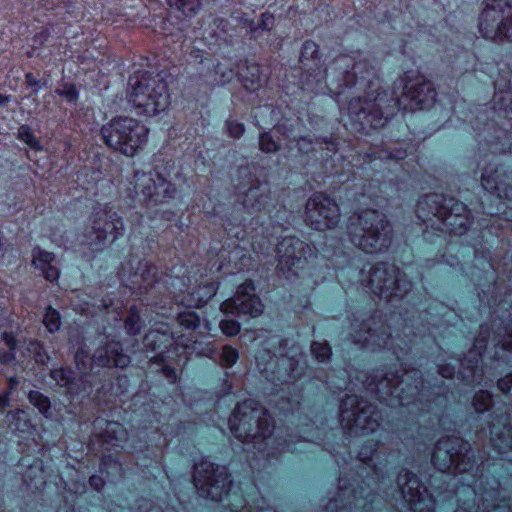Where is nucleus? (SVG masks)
I'll return each instance as SVG.
<instances>
[{"label": "nucleus", "instance_id": "de8ad7c7", "mask_svg": "<svg viewBox=\"0 0 512 512\" xmlns=\"http://www.w3.org/2000/svg\"><path fill=\"white\" fill-rule=\"evenodd\" d=\"M17 138L34 151H41L43 149L41 142L36 138L31 127L27 124H23L18 128Z\"/></svg>", "mask_w": 512, "mask_h": 512}, {"label": "nucleus", "instance_id": "680f3d73", "mask_svg": "<svg viewBox=\"0 0 512 512\" xmlns=\"http://www.w3.org/2000/svg\"><path fill=\"white\" fill-rule=\"evenodd\" d=\"M226 127L229 136L232 138H240L245 132L244 124L234 120H227Z\"/></svg>", "mask_w": 512, "mask_h": 512}, {"label": "nucleus", "instance_id": "aec40b11", "mask_svg": "<svg viewBox=\"0 0 512 512\" xmlns=\"http://www.w3.org/2000/svg\"><path fill=\"white\" fill-rule=\"evenodd\" d=\"M350 337L354 344L362 347L381 348L387 345L390 338L389 328L383 323H376L374 318L351 324Z\"/></svg>", "mask_w": 512, "mask_h": 512}, {"label": "nucleus", "instance_id": "e433bc0d", "mask_svg": "<svg viewBox=\"0 0 512 512\" xmlns=\"http://www.w3.org/2000/svg\"><path fill=\"white\" fill-rule=\"evenodd\" d=\"M304 220L311 229L320 231V193H314L307 200Z\"/></svg>", "mask_w": 512, "mask_h": 512}, {"label": "nucleus", "instance_id": "1a4fd4ad", "mask_svg": "<svg viewBox=\"0 0 512 512\" xmlns=\"http://www.w3.org/2000/svg\"><path fill=\"white\" fill-rule=\"evenodd\" d=\"M346 230L351 243L366 253L384 251L392 240V227L386 216L373 209L351 215Z\"/></svg>", "mask_w": 512, "mask_h": 512}, {"label": "nucleus", "instance_id": "5fc2aeb1", "mask_svg": "<svg viewBox=\"0 0 512 512\" xmlns=\"http://www.w3.org/2000/svg\"><path fill=\"white\" fill-rule=\"evenodd\" d=\"M177 8L186 16L196 14L201 6L202 0H175Z\"/></svg>", "mask_w": 512, "mask_h": 512}, {"label": "nucleus", "instance_id": "ea45409f", "mask_svg": "<svg viewBox=\"0 0 512 512\" xmlns=\"http://www.w3.org/2000/svg\"><path fill=\"white\" fill-rule=\"evenodd\" d=\"M158 405V408L159 409H164V410H167L166 406L164 405V403H162L161 405ZM166 412L165 411V414L162 415L161 412H156V411H153L152 412V415H151V419L149 420L150 422V428L152 429H155V431L153 432V434H156V436L154 437L155 439H157L158 441H161L162 442V445L166 446L167 445V439H166V436L169 434L168 432V428H165L164 429V423H162V418L165 419L166 417Z\"/></svg>", "mask_w": 512, "mask_h": 512}, {"label": "nucleus", "instance_id": "423d86ee", "mask_svg": "<svg viewBox=\"0 0 512 512\" xmlns=\"http://www.w3.org/2000/svg\"><path fill=\"white\" fill-rule=\"evenodd\" d=\"M244 221V217L238 219L234 215L227 218L223 224L227 236L248 243L255 253L269 255L271 247L275 246L273 251L276 253L279 270L298 277L307 264L308 245L296 236H283L277 243L273 236L262 235L259 238L260 233H264V227H248Z\"/></svg>", "mask_w": 512, "mask_h": 512}, {"label": "nucleus", "instance_id": "e2e57ef3", "mask_svg": "<svg viewBox=\"0 0 512 512\" xmlns=\"http://www.w3.org/2000/svg\"><path fill=\"white\" fill-rule=\"evenodd\" d=\"M497 345H501L504 350L512 349V328H504V333H498Z\"/></svg>", "mask_w": 512, "mask_h": 512}, {"label": "nucleus", "instance_id": "4be33fe9", "mask_svg": "<svg viewBox=\"0 0 512 512\" xmlns=\"http://www.w3.org/2000/svg\"><path fill=\"white\" fill-rule=\"evenodd\" d=\"M231 303L239 315L256 318L263 313L264 305L256 295V285L253 280L247 279L238 286Z\"/></svg>", "mask_w": 512, "mask_h": 512}, {"label": "nucleus", "instance_id": "2f4dec72", "mask_svg": "<svg viewBox=\"0 0 512 512\" xmlns=\"http://www.w3.org/2000/svg\"><path fill=\"white\" fill-rule=\"evenodd\" d=\"M9 429L15 433L19 439L28 440L31 436L35 440L36 427L29 419V414L23 409H16L7 414Z\"/></svg>", "mask_w": 512, "mask_h": 512}, {"label": "nucleus", "instance_id": "a211bd4d", "mask_svg": "<svg viewBox=\"0 0 512 512\" xmlns=\"http://www.w3.org/2000/svg\"><path fill=\"white\" fill-rule=\"evenodd\" d=\"M124 232V223L116 211L109 205H105L99 210H94L92 214V226L87 232L86 237L89 245H104L105 243H114Z\"/></svg>", "mask_w": 512, "mask_h": 512}, {"label": "nucleus", "instance_id": "9b49d317", "mask_svg": "<svg viewBox=\"0 0 512 512\" xmlns=\"http://www.w3.org/2000/svg\"><path fill=\"white\" fill-rule=\"evenodd\" d=\"M100 134L108 148L126 157H134L144 150L149 129L138 119L117 116L101 127Z\"/></svg>", "mask_w": 512, "mask_h": 512}, {"label": "nucleus", "instance_id": "72a5a7b5", "mask_svg": "<svg viewBox=\"0 0 512 512\" xmlns=\"http://www.w3.org/2000/svg\"><path fill=\"white\" fill-rule=\"evenodd\" d=\"M99 470L101 473L107 474V481H112L109 476L121 474V463L119 460L112 455H103L99 464ZM106 483V480L100 475H92L89 478L90 486L98 493H100Z\"/></svg>", "mask_w": 512, "mask_h": 512}, {"label": "nucleus", "instance_id": "c03bdc74", "mask_svg": "<svg viewBox=\"0 0 512 512\" xmlns=\"http://www.w3.org/2000/svg\"><path fill=\"white\" fill-rule=\"evenodd\" d=\"M27 351L38 365H46L50 360V356L44 344L38 340H29Z\"/></svg>", "mask_w": 512, "mask_h": 512}, {"label": "nucleus", "instance_id": "cd10ccee", "mask_svg": "<svg viewBox=\"0 0 512 512\" xmlns=\"http://www.w3.org/2000/svg\"><path fill=\"white\" fill-rule=\"evenodd\" d=\"M391 273H396V266L387 263H377L361 278V283L367 287L372 294L381 298L385 280L388 276H393Z\"/></svg>", "mask_w": 512, "mask_h": 512}, {"label": "nucleus", "instance_id": "3c124183", "mask_svg": "<svg viewBox=\"0 0 512 512\" xmlns=\"http://www.w3.org/2000/svg\"><path fill=\"white\" fill-rule=\"evenodd\" d=\"M177 322L187 330H194L200 325V317L194 311H184L178 313Z\"/></svg>", "mask_w": 512, "mask_h": 512}, {"label": "nucleus", "instance_id": "f3484780", "mask_svg": "<svg viewBox=\"0 0 512 512\" xmlns=\"http://www.w3.org/2000/svg\"><path fill=\"white\" fill-rule=\"evenodd\" d=\"M133 185L136 196L145 203L147 208L169 203L177 194L174 184L157 169L149 172L136 171Z\"/></svg>", "mask_w": 512, "mask_h": 512}, {"label": "nucleus", "instance_id": "774afa93", "mask_svg": "<svg viewBox=\"0 0 512 512\" xmlns=\"http://www.w3.org/2000/svg\"><path fill=\"white\" fill-rule=\"evenodd\" d=\"M438 372L444 378H451L455 373V368L450 364H441Z\"/></svg>", "mask_w": 512, "mask_h": 512}, {"label": "nucleus", "instance_id": "338daca9", "mask_svg": "<svg viewBox=\"0 0 512 512\" xmlns=\"http://www.w3.org/2000/svg\"><path fill=\"white\" fill-rule=\"evenodd\" d=\"M497 388L502 393H509L512 390V373L500 378L497 381Z\"/></svg>", "mask_w": 512, "mask_h": 512}, {"label": "nucleus", "instance_id": "5701e85b", "mask_svg": "<svg viewBox=\"0 0 512 512\" xmlns=\"http://www.w3.org/2000/svg\"><path fill=\"white\" fill-rule=\"evenodd\" d=\"M276 131L286 140L284 149L287 150L286 157H299L308 155L314 150V143L310 135H304L301 131L299 121L296 126L290 125L288 128L285 123H281L276 127Z\"/></svg>", "mask_w": 512, "mask_h": 512}, {"label": "nucleus", "instance_id": "2eb2a0df", "mask_svg": "<svg viewBox=\"0 0 512 512\" xmlns=\"http://www.w3.org/2000/svg\"><path fill=\"white\" fill-rule=\"evenodd\" d=\"M333 69L338 72L342 86L355 85L369 86L378 78L380 63L378 60L365 53L353 55H340L334 61Z\"/></svg>", "mask_w": 512, "mask_h": 512}, {"label": "nucleus", "instance_id": "b1692460", "mask_svg": "<svg viewBox=\"0 0 512 512\" xmlns=\"http://www.w3.org/2000/svg\"><path fill=\"white\" fill-rule=\"evenodd\" d=\"M93 429L106 450L124 448L128 433L121 423L96 418Z\"/></svg>", "mask_w": 512, "mask_h": 512}, {"label": "nucleus", "instance_id": "6e6552de", "mask_svg": "<svg viewBox=\"0 0 512 512\" xmlns=\"http://www.w3.org/2000/svg\"><path fill=\"white\" fill-rule=\"evenodd\" d=\"M416 214L427 227L455 235H463L471 224L465 204L441 194L425 195L417 203Z\"/></svg>", "mask_w": 512, "mask_h": 512}, {"label": "nucleus", "instance_id": "f257e3e1", "mask_svg": "<svg viewBox=\"0 0 512 512\" xmlns=\"http://www.w3.org/2000/svg\"><path fill=\"white\" fill-rule=\"evenodd\" d=\"M296 425L297 435L288 434L283 440L279 437V427L270 411L253 399L238 403L232 412L228 425L232 435L264 453L270 444H276L281 452L304 454L315 453L319 447L320 427L317 421L307 415L299 417Z\"/></svg>", "mask_w": 512, "mask_h": 512}, {"label": "nucleus", "instance_id": "393cba45", "mask_svg": "<svg viewBox=\"0 0 512 512\" xmlns=\"http://www.w3.org/2000/svg\"><path fill=\"white\" fill-rule=\"evenodd\" d=\"M215 73L220 74L221 84L229 83L235 76H239L244 87L249 91H256L261 86L262 73L260 66L256 63L245 62L244 67L238 72L234 69H225L221 63L215 66Z\"/></svg>", "mask_w": 512, "mask_h": 512}, {"label": "nucleus", "instance_id": "6ab92c4d", "mask_svg": "<svg viewBox=\"0 0 512 512\" xmlns=\"http://www.w3.org/2000/svg\"><path fill=\"white\" fill-rule=\"evenodd\" d=\"M397 484L412 512H434L435 502L415 474L402 470L398 475Z\"/></svg>", "mask_w": 512, "mask_h": 512}, {"label": "nucleus", "instance_id": "13d9d810", "mask_svg": "<svg viewBox=\"0 0 512 512\" xmlns=\"http://www.w3.org/2000/svg\"><path fill=\"white\" fill-rule=\"evenodd\" d=\"M25 84L28 88H31V95H37L43 87L47 85V80L38 79L32 72L25 74Z\"/></svg>", "mask_w": 512, "mask_h": 512}, {"label": "nucleus", "instance_id": "c85d7f7f", "mask_svg": "<svg viewBox=\"0 0 512 512\" xmlns=\"http://www.w3.org/2000/svg\"><path fill=\"white\" fill-rule=\"evenodd\" d=\"M386 277L381 299L386 301L400 300L412 289V282L407 275L396 267V273Z\"/></svg>", "mask_w": 512, "mask_h": 512}, {"label": "nucleus", "instance_id": "8fccbe9b", "mask_svg": "<svg viewBox=\"0 0 512 512\" xmlns=\"http://www.w3.org/2000/svg\"><path fill=\"white\" fill-rule=\"evenodd\" d=\"M55 93L63 97L68 103L74 104L79 99V90L73 83L64 82L56 90Z\"/></svg>", "mask_w": 512, "mask_h": 512}, {"label": "nucleus", "instance_id": "7c9ffc66", "mask_svg": "<svg viewBox=\"0 0 512 512\" xmlns=\"http://www.w3.org/2000/svg\"><path fill=\"white\" fill-rule=\"evenodd\" d=\"M86 484L84 481H72L64 483L62 490L63 505L56 512H84L81 506L77 507L79 499L86 493Z\"/></svg>", "mask_w": 512, "mask_h": 512}, {"label": "nucleus", "instance_id": "0e129e2a", "mask_svg": "<svg viewBox=\"0 0 512 512\" xmlns=\"http://www.w3.org/2000/svg\"><path fill=\"white\" fill-rule=\"evenodd\" d=\"M296 312L304 313L311 308V294H304L298 297V303L294 304Z\"/></svg>", "mask_w": 512, "mask_h": 512}, {"label": "nucleus", "instance_id": "20e7f679", "mask_svg": "<svg viewBox=\"0 0 512 512\" xmlns=\"http://www.w3.org/2000/svg\"><path fill=\"white\" fill-rule=\"evenodd\" d=\"M192 482L201 498L221 504V512H264L255 482L244 478L235 483L225 466L203 459L194 465Z\"/></svg>", "mask_w": 512, "mask_h": 512}, {"label": "nucleus", "instance_id": "9d476101", "mask_svg": "<svg viewBox=\"0 0 512 512\" xmlns=\"http://www.w3.org/2000/svg\"><path fill=\"white\" fill-rule=\"evenodd\" d=\"M128 86V102L138 115L151 117L165 111L170 105L168 84L160 74L134 71L129 77Z\"/></svg>", "mask_w": 512, "mask_h": 512}, {"label": "nucleus", "instance_id": "bb28decb", "mask_svg": "<svg viewBox=\"0 0 512 512\" xmlns=\"http://www.w3.org/2000/svg\"><path fill=\"white\" fill-rule=\"evenodd\" d=\"M92 361L97 366L125 368L130 364V356L123 352L119 341H109L95 350Z\"/></svg>", "mask_w": 512, "mask_h": 512}, {"label": "nucleus", "instance_id": "ddd939ff", "mask_svg": "<svg viewBox=\"0 0 512 512\" xmlns=\"http://www.w3.org/2000/svg\"><path fill=\"white\" fill-rule=\"evenodd\" d=\"M432 463L441 472L455 474L471 472L476 464L470 444L459 437L438 440L432 454Z\"/></svg>", "mask_w": 512, "mask_h": 512}, {"label": "nucleus", "instance_id": "4c0bfd02", "mask_svg": "<svg viewBox=\"0 0 512 512\" xmlns=\"http://www.w3.org/2000/svg\"><path fill=\"white\" fill-rule=\"evenodd\" d=\"M323 221L328 229L336 227L340 222V209L333 199L322 196V222Z\"/></svg>", "mask_w": 512, "mask_h": 512}, {"label": "nucleus", "instance_id": "a878e982", "mask_svg": "<svg viewBox=\"0 0 512 512\" xmlns=\"http://www.w3.org/2000/svg\"><path fill=\"white\" fill-rule=\"evenodd\" d=\"M482 187L498 197L512 199V171L503 168L487 167L481 176Z\"/></svg>", "mask_w": 512, "mask_h": 512}, {"label": "nucleus", "instance_id": "58836bf2", "mask_svg": "<svg viewBox=\"0 0 512 512\" xmlns=\"http://www.w3.org/2000/svg\"><path fill=\"white\" fill-rule=\"evenodd\" d=\"M137 502V508H131L130 512H189V506L181 502L179 503L181 506L180 509H175L169 505L162 508L159 505H155L152 500L147 499H140Z\"/></svg>", "mask_w": 512, "mask_h": 512}, {"label": "nucleus", "instance_id": "49530a36", "mask_svg": "<svg viewBox=\"0 0 512 512\" xmlns=\"http://www.w3.org/2000/svg\"><path fill=\"white\" fill-rule=\"evenodd\" d=\"M493 404V396L487 390L477 391L472 398V407L477 413H484L490 410Z\"/></svg>", "mask_w": 512, "mask_h": 512}, {"label": "nucleus", "instance_id": "7ed1b4c3", "mask_svg": "<svg viewBox=\"0 0 512 512\" xmlns=\"http://www.w3.org/2000/svg\"><path fill=\"white\" fill-rule=\"evenodd\" d=\"M403 85V93L396 100L385 91L369 94L361 98H352L348 103V115L355 129L381 128L386 125L396 113L398 105L404 104L410 110L428 109L436 100V91L433 84L424 76L406 75L400 80Z\"/></svg>", "mask_w": 512, "mask_h": 512}, {"label": "nucleus", "instance_id": "c9c22d12", "mask_svg": "<svg viewBox=\"0 0 512 512\" xmlns=\"http://www.w3.org/2000/svg\"><path fill=\"white\" fill-rule=\"evenodd\" d=\"M319 45L311 40L303 43L299 61L303 68L315 71L320 67Z\"/></svg>", "mask_w": 512, "mask_h": 512}, {"label": "nucleus", "instance_id": "f704fd0d", "mask_svg": "<svg viewBox=\"0 0 512 512\" xmlns=\"http://www.w3.org/2000/svg\"><path fill=\"white\" fill-rule=\"evenodd\" d=\"M491 443L500 453L504 454L512 450V429L510 425L498 427L495 424L491 426Z\"/></svg>", "mask_w": 512, "mask_h": 512}, {"label": "nucleus", "instance_id": "0eeeda50", "mask_svg": "<svg viewBox=\"0 0 512 512\" xmlns=\"http://www.w3.org/2000/svg\"><path fill=\"white\" fill-rule=\"evenodd\" d=\"M156 313L162 319L155 320L151 325L143 337V345L147 351L154 353L151 359L154 363L161 365V372L165 379L174 384L178 379V372L177 368L172 367L170 363L183 367L196 352L197 341L174 331L165 313Z\"/></svg>", "mask_w": 512, "mask_h": 512}, {"label": "nucleus", "instance_id": "473e14b6", "mask_svg": "<svg viewBox=\"0 0 512 512\" xmlns=\"http://www.w3.org/2000/svg\"><path fill=\"white\" fill-rule=\"evenodd\" d=\"M32 264L36 269L41 270L45 279L54 282L60 276V270L53 265L55 255L52 252L45 251L40 247H35L32 251Z\"/></svg>", "mask_w": 512, "mask_h": 512}, {"label": "nucleus", "instance_id": "c756f323", "mask_svg": "<svg viewBox=\"0 0 512 512\" xmlns=\"http://www.w3.org/2000/svg\"><path fill=\"white\" fill-rule=\"evenodd\" d=\"M264 190L265 187L262 185L250 186L242 199L243 210H246L248 214L256 211L270 214L269 207L272 199L269 194L263 193Z\"/></svg>", "mask_w": 512, "mask_h": 512}, {"label": "nucleus", "instance_id": "864d4df0", "mask_svg": "<svg viewBox=\"0 0 512 512\" xmlns=\"http://www.w3.org/2000/svg\"><path fill=\"white\" fill-rule=\"evenodd\" d=\"M259 148L265 153H273L280 149V144L273 139L270 132H263L259 136Z\"/></svg>", "mask_w": 512, "mask_h": 512}, {"label": "nucleus", "instance_id": "052dcab7", "mask_svg": "<svg viewBox=\"0 0 512 512\" xmlns=\"http://www.w3.org/2000/svg\"><path fill=\"white\" fill-rule=\"evenodd\" d=\"M378 443L375 441H368L365 445H363L359 452L358 457L361 461L367 462L368 460H371L373 454L377 450Z\"/></svg>", "mask_w": 512, "mask_h": 512}, {"label": "nucleus", "instance_id": "4468645a", "mask_svg": "<svg viewBox=\"0 0 512 512\" xmlns=\"http://www.w3.org/2000/svg\"><path fill=\"white\" fill-rule=\"evenodd\" d=\"M377 407L356 395H347L340 406V422L354 435L373 433L380 426Z\"/></svg>", "mask_w": 512, "mask_h": 512}, {"label": "nucleus", "instance_id": "a18cd8bd", "mask_svg": "<svg viewBox=\"0 0 512 512\" xmlns=\"http://www.w3.org/2000/svg\"><path fill=\"white\" fill-rule=\"evenodd\" d=\"M29 402L36 407L46 418L51 417L50 399L39 391H30L28 394Z\"/></svg>", "mask_w": 512, "mask_h": 512}, {"label": "nucleus", "instance_id": "6e6d98bb", "mask_svg": "<svg viewBox=\"0 0 512 512\" xmlns=\"http://www.w3.org/2000/svg\"><path fill=\"white\" fill-rule=\"evenodd\" d=\"M238 359H239V352L236 348H234L230 345H225L223 347L222 353H221V364L224 367H227V368L232 367L234 364H236Z\"/></svg>", "mask_w": 512, "mask_h": 512}, {"label": "nucleus", "instance_id": "bf43d9fd", "mask_svg": "<svg viewBox=\"0 0 512 512\" xmlns=\"http://www.w3.org/2000/svg\"><path fill=\"white\" fill-rule=\"evenodd\" d=\"M220 329L226 336L232 337L240 332V324L234 319H223L220 321Z\"/></svg>", "mask_w": 512, "mask_h": 512}, {"label": "nucleus", "instance_id": "603ef678", "mask_svg": "<svg viewBox=\"0 0 512 512\" xmlns=\"http://www.w3.org/2000/svg\"><path fill=\"white\" fill-rule=\"evenodd\" d=\"M209 256V264L211 265L209 268V272H219L224 267V251H222V248L217 247H211V249L208 251Z\"/></svg>", "mask_w": 512, "mask_h": 512}, {"label": "nucleus", "instance_id": "f8f14e48", "mask_svg": "<svg viewBox=\"0 0 512 512\" xmlns=\"http://www.w3.org/2000/svg\"><path fill=\"white\" fill-rule=\"evenodd\" d=\"M367 380L368 388L375 391L380 397L394 396L402 405L409 404L410 398L418 396L423 387L420 372L416 369L405 371L401 376L378 371Z\"/></svg>", "mask_w": 512, "mask_h": 512}, {"label": "nucleus", "instance_id": "dca6fc26", "mask_svg": "<svg viewBox=\"0 0 512 512\" xmlns=\"http://www.w3.org/2000/svg\"><path fill=\"white\" fill-rule=\"evenodd\" d=\"M478 27L487 39L512 41V2L486 0L479 15Z\"/></svg>", "mask_w": 512, "mask_h": 512}, {"label": "nucleus", "instance_id": "69168bd1", "mask_svg": "<svg viewBox=\"0 0 512 512\" xmlns=\"http://www.w3.org/2000/svg\"><path fill=\"white\" fill-rule=\"evenodd\" d=\"M501 99L503 101L505 116L512 120V91L505 92Z\"/></svg>", "mask_w": 512, "mask_h": 512}, {"label": "nucleus", "instance_id": "37998d69", "mask_svg": "<svg viewBox=\"0 0 512 512\" xmlns=\"http://www.w3.org/2000/svg\"><path fill=\"white\" fill-rule=\"evenodd\" d=\"M124 328L128 335L135 336L140 333L142 321L139 309L133 305L130 307L128 316L124 321Z\"/></svg>", "mask_w": 512, "mask_h": 512}, {"label": "nucleus", "instance_id": "09e8293b", "mask_svg": "<svg viewBox=\"0 0 512 512\" xmlns=\"http://www.w3.org/2000/svg\"><path fill=\"white\" fill-rule=\"evenodd\" d=\"M43 324L50 333L58 331L62 324L59 311L52 306H48L44 314Z\"/></svg>", "mask_w": 512, "mask_h": 512}, {"label": "nucleus", "instance_id": "a19ab883", "mask_svg": "<svg viewBox=\"0 0 512 512\" xmlns=\"http://www.w3.org/2000/svg\"><path fill=\"white\" fill-rule=\"evenodd\" d=\"M50 377L56 382L58 386L67 388L71 393L73 392L75 372L71 368L60 367L53 369L50 372Z\"/></svg>", "mask_w": 512, "mask_h": 512}, {"label": "nucleus", "instance_id": "f03ea898", "mask_svg": "<svg viewBox=\"0 0 512 512\" xmlns=\"http://www.w3.org/2000/svg\"><path fill=\"white\" fill-rule=\"evenodd\" d=\"M198 273L202 278L207 275V268H204V272H202L201 266H192L189 275L186 277L187 281L185 278L174 279L167 274L159 275L158 268L155 265L131 255L127 261L121 263L118 277L121 284L139 295L141 301L145 302L147 306L163 309L166 300L172 299L173 296L175 301H180L184 306L200 308L216 295L219 282L211 281L199 284L181 299H178L176 292L169 287L170 285L175 288V281H178L187 290L188 286L192 284V278L195 282L198 281L196 278Z\"/></svg>", "mask_w": 512, "mask_h": 512}, {"label": "nucleus", "instance_id": "79ce46f5", "mask_svg": "<svg viewBox=\"0 0 512 512\" xmlns=\"http://www.w3.org/2000/svg\"><path fill=\"white\" fill-rule=\"evenodd\" d=\"M2 340L8 347V351L0 354V363L8 365L13 363L16 359L17 339L12 332L5 331L2 333Z\"/></svg>", "mask_w": 512, "mask_h": 512}, {"label": "nucleus", "instance_id": "412c9836", "mask_svg": "<svg viewBox=\"0 0 512 512\" xmlns=\"http://www.w3.org/2000/svg\"><path fill=\"white\" fill-rule=\"evenodd\" d=\"M488 333L487 326L480 327V333L475 339L474 347L462 360V370L460 371L463 381L468 385L480 384L483 379V369L479 366L482 357V351L486 347V339L483 336Z\"/></svg>", "mask_w": 512, "mask_h": 512}, {"label": "nucleus", "instance_id": "39448f33", "mask_svg": "<svg viewBox=\"0 0 512 512\" xmlns=\"http://www.w3.org/2000/svg\"><path fill=\"white\" fill-rule=\"evenodd\" d=\"M278 344L273 350L258 351L255 361L262 376L274 385L273 396L278 400L273 409L278 412V416H283L285 420L293 423L292 401L279 394L285 392V386L289 389L290 385H294L305 375L308 368L307 356L299 345L293 343L288 346L289 340L278 341Z\"/></svg>", "mask_w": 512, "mask_h": 512}, {"label": "nucleus", "instance_id": "4d7b16f0", "mask_svg": "<svg viewBox=\"0 0 512 512\" xmlns=\"http://www.w3.org/2000/svg\"><path fill=\"white\" fill-rule=\"evenodd\" d=\"M111 304V300L104 297L101 299L91 298V301L85 302L86 306L82 307L81 311L84 313H92L95 312V308L100 311L108 310Z\"/></svg>", "mask_w": 512, "mask_h": 512}]
</instances>
